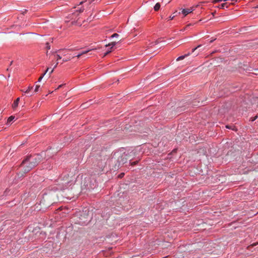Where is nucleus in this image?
<instances>
[{
  "instance_id": "nucleus-1",
  "label": "nucleus",
  "mask_w": 258,
  "mask_h": 258,
  "mask_svg": "<svg viewBox=\"0 0 258 258\" xmlns=\"http://www.w3.org/2000/svg\"><path fill=\"white\" fill-rule=\"evenodd\" d=\"M29 163H30V162L27 158L23 161L21 164V167L22 168V171H20L17 174V176L19 178L23 176L24 174L29 172L34 167L33 165H32L31 164H29Z\"/></svg>"
},
{
  "instance_id": "nucleus-2",
  "label": "nucleus",
  "mask_w": 258,
  "mask_h": 258,
  "mask_svg": "<svg viewBox=\"0 0 258 258\" xmlns=\"http://www.w3.org/2000/svg\"><path fill=\"white\" fill-rule=\"evenodd\" d=\"M43 153L41 154L35 155L33 156H29L27 157V159L30 162L29 164H31L34 167L36 166L39 163H40L43 159Z\"/></svg>"
},
{
  "instance_id": "nucleus-3",
  "label": "nucleus",
  "mask_w": 258,
  "mask_h": 258,
  "mask_svg": "<svg viewBox=\"0 0 258 258\" xmlns=\"http://www.w3.org/2000/svg\"><path fill=\"white\" fill-rule=\"evenodd\" d=\"M191 12L192 10L191 9H183L181 11L182 13L184 15V16L190 13Z\"/></svg>"
},
{
  "instance_id": "nucleus-4",
  "label": "nucleus",
  "mask_w": 258,
  "mask_h": 258,
  "mask_svg": "<svg viewBox=\"0 0 258 258\" xmlns=\"http://www.w3.org/2000/svg\"><path fill=\"white\" fill-rule=\"evenodd\" d=\"M19 100L20 98H18L16 100L14 101V103L12 104V107L13 109H15L18 106Z\"/></svg>"
},
{
  "instance_id": "nucleus-5",
  "label": "nucleus",
  "mask_w": 258,
  "mask_h": 258,
  "mask_svg": "<svg viewBox=\"0 0 258 258\" xmlns=\"http://www.w3.org/2000/svg\"><path fill=\"white\" fill-rule=\"evenodd\" d=\"M190 55V53H188L184 55H182V56H180L179 57H178L177 59H176V61H179V60H182L185 57L189 56Z\"/></svg>"
},
{
  "instance_id": "nucleus-6",
  "label": "nucleus",
  "mask_w": 258,
  "mask_h": 258,
  "mask_svg": "<svg viewBox=\"0 0 258 258\" xmlns=\"http://www.w3.org/2000/svg\"><path fill=\"white\" fill-rule=\"evenodd\" d=\"M67 50H58V52L63 56H68V54L67 53Z\"/></svg>"
},
{
  "instance_id": "nucleus-7",
  "label": "nucleus",
  "mask_w": 258,
  "mask_h": 258,
  "mask_svg": "<svg viewBox=\"0 0 258 258\" xmlns=\"http://www.w3.org/2000/svg\"><path fill=\"white\" fill-rule=\"evenodd\" d=\"M229 7V5H228L227 3H223L222 4H221L219 7H218V8H220V9H225V8H228Z\"/></svg>"
},
{
  "instance_id": "nucleus-8",
  "label": "nucleus",
  "mask_w": 258,
  "mask_h": 258,
  "mask_svg": "<svg viewBox=\"0 0 258 258\" xmlns=\"http://www.w3.org/2000/svg\"><path fill=\"white\" fill-rule=\"evenodd\" d=\"M116 42L113 41V42H111L110 43H109L108 44H106L105 46L106 47L111 46V49L114 45H116Z\"/></svg>"
},
{
  "instance_id": "nucleus-9",
  "label": "nucleus",
  "mask_w": 258,
  "mask_h": 258,
  "mask_svg": "<svg viewBox=\"0 0 258 258\" xmlns=\"http://www.w3.org/2000/svg\"><path fill=\"white\" fill-rule=\"evenodd\" d=\"M15 119L14 116H10L7 120V123L8 124H9L12 121H13Z\"/></svg>"
},
{
  "instance_id": "nucleus-10",
  "label": "nucleus",
  "mask_w": 258,
  "mask_h": 258,
  "mask_svg": "<svg viewBox=\"0 0 258 258\" xmlns=\"http://www.w3.org/2000/svg\"><path fill=\"white\" fill-rule=\"evenodd\" d=\"M160 4L158 3L155 5L154 9L155 11H157L160 9Z\"/></svg>"
},
{
  "instance_id": "nucleus-11",
  "label": "nucleus",
  "mask_w": 258,
  "mask_h": 258,
  "mask_svg": "<svg viewBox=\"0 0 258 258\" xmlns=\"http://www.w3.org/2000/svg\"><path fill=\"white\" fill-rule=\"evenodd\" d=\"M71 58H72L71 56H70V55H69L68 56V57L63 58L62 59V61H63V62H66V61H68L71 60Z\"/></svg>"
},
{
  "instance_id": "nucleus-12",
  "label": "nucleus",
  "mask_w": 258,
  "mask_h": 258,
  "mask_svg": "<svg viewBox=\"0 0 258 258\" xmlns=\"http://www.w3.org/2000/svg\"><path fill=\"white\" fill-rule=\"evenodd\" d=\"M33 89V86H29L27 89L25 91V93L28 94L30 91Z\"/></svg>"
},
{
  "instance_id": "nucleus-13",
  "label": "nucleus",
  "mask_w": 258,
  "mask_h": 258,
  "mask_svg": "<svg viewBox=\"0 0 258 258\" xmlns=\"http://www.w3.org/2000/svg\"><path fill=\"white\" fill-rule=\"evenodd\" d=\"M39 88H40V85H36V86H35V90H34V92H38Z\"/></svg>"
},
{
  "instance_id": "nucleus-14",
  "label": "nucleus",
  "mask_w": 258,
  "mask_h": 258,
  "mask_svg": "<svg viewBox=\"0 0 258 258\" xmlns=\"http://www.w3.org/2000/svg\"><path fill=\"white\" fill-rule=\"evenodd\" d=\"M45 75V73H43L38 79V82H40L44 75Z\"/></svg>"
},
{
  "instance_id": "nucleus-15",
  "label": "nucleus",
  "mask_w": 258,
  "mask_h": 258,
  "mask_svg": "<svg viewBox=\"0 0 258 258\" xmlns=\"http://www.w3.org/2000/svg\"><path fill=\"white\" fill-rule=\"evenodd\" d=\"M202 47V45H198L197 47L195 48L194 49H192V52H194L196 49L200 48Z\"/></svg>"
},
{
  "instance_id": "nucleus-16",
  "label": "nucleus",
  "mask_w": 258,
  "mask_h": 258,
  "mask_svg": "<svg viewBox=\"0 0 258 258\" xmlns=\"http://www.w3.org/2000/svg\"><path fill=\"white\" fill-rule=\"evenodd\" d=\"M118 36H119V35H118V34H117V33H114V34H113V35H112L111 37L112 38H113V37H118Z\"/></svg>"
},
{
  "instance_id": "nucleus-17",
  "label": "nucleus",
  "mask_w": 258,
  "mask_h": 258,
  "mask_svg": "<svg viewBox=\"0 0 258 258\" xmlns=\"http://www.w3.org/2000/svg\"><path fill=\"white\" fill-rule=\"evenodd\" d=\"M58 64V62L56 63V64L55 65L54 68L51 70V71H50V73H49V75H50L53 71L54 70V69L57 66V65Z\"/></svg>"
},
{
  "instance_id": "nucleus-18",
  "label": "nucleus",
  "mask_w": 258,
  "mask_h": 258,
  "mask_svg": "<svg viewBox=\"0 0 258 258\" xmlns=\"http://www.w3.org/2000/svg\"><path fill=\"white\" fill-rule=\"evenodd\" d=\"M56 57H57V60H58V59H60L61 58V56H60V54H57L56 55Z\"/></svg>"
},
{
  "instance_id": "nucleus-19",
  "label": "nucleus",
  "mask_w": 258,
  "mask_h": 258,
  "mask_svg": "<svg viewBox=\"0 0 258 258\" xmlns=\"http://www.w3.org/2000/svg\"><path fill=\"white\" fill-rule=\"evenodd\" d=\"M46 48L48 49H49L50 48V46L49 44V43H46Z\"/></svg>"
},
{
  "instance_id": "nucleus-20",
  "label": "nucleus",
  "mask_w": 258,
  "mask_h": 258,
  "mask_svg": "<svg viewBox=\"0 0 258 258\" xmlns=\"http://www.w3.org/2000/svg\"><path fill=\"white\" fill-rule=\"evenodd\" d=\"M50 151H51V149H50L49 150H46V152L45 153V154H46L47 153L48 154V155H49V154L50 153Z\"/></svg>"
},
{
  "instance_id": "nucleus-21",
  "label": "nucleus",
  "mask_w": 258,
  "mask_h": 258,
  "mask_svg": "<svg viewBox=\"0 0 258 258\" xmlns=\"http://www.w3.org/2000/svg\"><path fill=\"white\" fill-rule=\"evenodd\" d=\"M83 10H84V9H81V8L80 9V8H78V9L77 10V11H79V13H81V12H83Z\"/></svg>"
},
{
  "instance_id": "nucleus-22",
  "label": "nucleus",
  "mask_w": 258,
  "mask_h": 258,
  "mask_svg": "<svg viewBox=\"0 0 258 258\" xmlns=\"http://www.w3.org/2000/svg\"><path fill=\"white\" fill-rule=\"evenodd\" d=\"M89 51V50H87V51H83L82 52H81L82 54H85L86 53H87V52H88Z\"/></svg>"
},
{
  "instance_id": "nucleus-23",
  "label": "nucleus",
  "mask_w": 258,
  "mask_h": 258,
  "mask_svg": "<svg viewBox=\"0 0 258 258\" xmlns=\"http://www.w3.org/2000/svg\"><path fill=\"white\" fill-rule=\"evenodd\" d=\"M137 161H135V162H132L131 164V165H136L137 163Z\"/></svg>"
},
{
  "instance_id": "nucleus-24",
  "label": "nucleus",
  "mask_w": 258,
  "mask_h": 258,
  "mask_svg": "<svg viewBox=\"0 0 258 258\" xmlns=\"http://www.w3.org/2000/svg\"><path fill=\"white\" fill-rule=\"evenodd\" d=\"M175 16H170L169 17V20H172L173 19V18H174Z\"/></svg>"
},
{
  "instance_id": "nucleus-25",
  "label": "nucleus",
  "mask_w": 258,
  "mask_h": 258,
  "mask_svg": "<svg viewBox=\"0 0 258 258\" xmlns=\"http://www.w3.org/2000/svg\"><path fill=\"white\" fill-rule=\"evenodd\" d=\"M111 51L110 50V51H107L105 54H104V56H106V55H107L108 54H109Z\"/></svg>"
},
{
  "instance_id": "nucleus-26",
  "label": "nucleus",
  "mask_w": 258,
  "mask_h": 258,
  "mask_svg": "<svg viewBox=\"0 0 258 258\" xmlns=\"http://www.w3.org/2000/svg\"><path fill=\"white\" fill-rule=\"evenodd\" d=\"M81 55H82V53H81L79 54L78 55H77V57L78 58H79Z\"/></svg>"
},
{
  "instance_id": "nucleus-27",
  "label": "nucleus",
  "mask_w": 258,
  "mask_h": 258,
  "mask_svg": "<svg viewBox=\"0 0 258 258\" xmlns=\"http://www.w3.org/2000/svg\"><path fill=\"white\" fill-rule=\"evenodd\" d=\"M123 175H124V173H121V174L119 175V177H122Z\"/></svg>"
},
{
  "instance_id": "nucleus-28",
  "label": "nucleus",
  "mask_w": 258,
  "mask_h": 258,
  "mask_svg": "<svg viewBox=\"0 0 258 258\" xmlns=\"http://www.w3.org/2000/svg\"><path fill=\"white\" fill-rule=\"evenodd\" d=\"M62 86H63V85H60L58 87V88H57V89H59V88H61Z\"/></svg>"
},
{
  "instance_id": "nucleus-29",
  "label": "nucleus",
  "mask_w": 258,
  "mask_h": 258,
  "mask_svg": "<svg viewBox=\"0 0 258 258\" xmlns=\"http://www.w3.org/2000/svg\"><path fill=\"white\" fill-rule=\"evenodd\" d=\"M49 68H47V70L45 71V72L44 73H45V74L47 73V72L48 71Z\"/></svg>"
},
{
  "instance_id": "nucleus-30",
  "label": "nucleus",
  "mask_w": 258,
  "mask_h": 258,
  "mask_svg": "<svg viewBox=\"0 0 258 258\" xmlns=\"http://www.w3.org/2000/svg\"><path fill=\"white\" fill-rule=\"evenodd\" d=\"M256 72L255 73H254V74L257 75H258V70H256Z\"/></svg>"
},
{
  "instance_id": "nucleus-31",
  "label": "nucleus",
  "mask_w": 258,
  "mask_h": 258,
  "mask_svg": "<svg viewBox=\"0 0 258 258\" xmlns=\"http://www.w3.org/2000/svg\"><path fill=\"white\" fill-rule=\"evenodd\" d=\"M215 13H216V12H213V13H212V15L213 16H214V15H215Z\"/></svg>"
},
{
  "instance_id": "nucleus-32",
  "label": "nucleus",
  "mask_w": 258,
  "mask_h": 258,
  "mask_svg": "<svg viewBox=\"0 0 258 258\" xmlns=\"http://www.w3.org/2000/svg\"><path fill=\"white\" fill-rule=\"evenodd\" d=\"M226 127L228 128H231L229 125H227Z\"/></svg>"
},
{
  "instance_id": "nucleus-33",
  "label": "nucleus",
  "mask_w": 258,
  "mask_h": 258,
  "mask_svg": "<svg viewBox=\"0 0 258 258\" xmlns=\"http://www.w3.org/2000/svg\"><path fill=\"white\" fill-rule=\"evenodd\" d=\"M84 2H83V1H82V2H80V5H82Z\"/></svg>"
},
{
  "instance_id": "nucleus-34",
  "label": "nucleus",
  "mask_w": 258,
  "mask_h": 258,
  "mask_svg": "<svg viewBox=\"0 0 258 258\" xmlns=\"http://www.w3.org/2000/svg\"><path fill=\"white\" fill-rule=\"evenodd\" d=\"M90 1H91V0H88V1H89V3H91ZM87 1H88V0H86V2H87Z\"/></svg>"
},
{
  "instance_id": "nucleus-35",
  "label": "nucleus",
  "mask_w": 258,
  "mask_h": 258,
  "mask_svg": "<svg viewBox=\"0 0 258 258\" xmlns=\"http://www.w3.org/2000/svg\"><path fill=\"white\" fill-rule=\"evenodd\" d=\"M214 40H211L210 41V43H212V42H213V41H214Z\"/></svg>"
},
{
  "instance_id": "nucleus-36",
  "label": "nucleus",
  "mask_w": 258,
  "mask_h": 258,
  "mask_svg": "<svg viewBox=\"0 0 258 258\" xmlns=\"http://www.w3.org/2000/svg\"><path fill=\"white\" fill-rule=\"evenodd\" d=\"M157 43H158V41H155V44H156Z\"/></svg>"
},
{
  "instance_id": "nucleus-37",
  "label": "nucleus",
  "mask_w": 258,
  "mask_h": 258,
  "mask_svg": "<svg viewBox=\"0 0 258 258\" xmlns=\"http://www.w3.org/2000/svg\"><path fill=\"white\" fill-rule=\"evenodd\" d=\"M256 118V116H255V117H254V118L252 120H255V118Z\"/></svg>"
},
{
  "instance_id": "nucleus-38",
  "label": "nucleus",
  "mask_w": 258,
  "mask_h": 258,
  "mask_svg": "<svg viewBox=\"0 0 258 258\" xmlns=\"http://www.w3.org/2000/svg\"><path fill=\"white\" fill-rule=\"evenodd\" d=\"M12 63H13V61H12L11 62L10 64L11 65V64H12Z\"/></svg>"
},
{
  "instance_id": "nucleus-39",
  "label": "nucleus",
  "mask_w": 258,
  "mask_h": 258,
  "mask_svg": "<svg viewBox=\"0 0 258 258\" xmlns=\"http://www.w3.org/2000/svg\"><path fill=\"white\" fill-rule=\"evenodd\" d=\"M256 8H258V6Z\"/></svg>"
}]
</instances>
